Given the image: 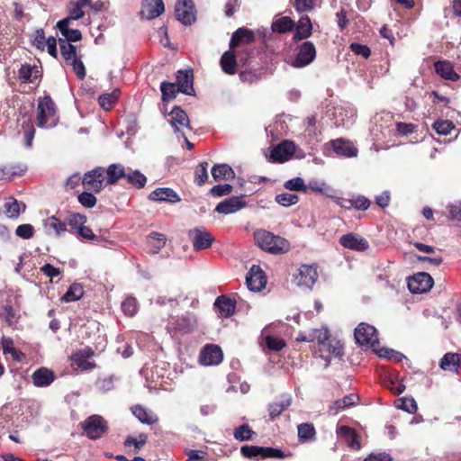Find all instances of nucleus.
<instances>
[{"mask_svg":"<svg viewBox=\"0 0 461 461\" xmlns=\"http://www.w3.org/2000/svg\"><path fill=\"white\" fill-rule=\"evenodd\" d=\"M67 221L70 228L77 231L86 223V217L79 213H71L68 215Z\"/></svg>","mask_w":461,"mask_h":461,"instance_id":"59","label":"nucleus"},{"mask_svg":"<svg viewBox=\"0 0 461 461\" xmlns=\"http://www.w3.org/2000/svg\"><path fill=\"white\" fill-rule=\"evenodd\" d=\"M398 409H402L408 413H415L418 410L417 402L412 397H402L395 402Z\"/></svg>","mask_w":461,"mask_h":461,"instance_id":"46","label":"nucleus"},{"mask_svg":"<svg viewBox=\"0 0 461 461\" xmlns=\"http://www.w3.org/2000/svg\"><path fill=\"white\" fill-rule=\"evenodd\" d=\"M131 410L133 415L142 423L154 424L158 421V417L155 414L140 405L132 407Z\"/></svg>","mask_w":461,"mask_h":461,"instance_id":"41","label":"nucleus"},{"mask_svg":"<svg viewBox=\"0 0 461 461\" xmlns=\"http://www.w3.org/2000/svg\"><path fill=\"white\" fill-rule=\"evenodd\" d=\"M350 209L355 208L357 210H367L370 206V201L364 195H352L349 198Z\"/></svg>","mask_w":461,"mask_h":461,"instance_id":"49","label":"nucleus"},{"mask_svg":"<svg viewBox=\"0 0 461 461\" xmlns=\"http://www.w3.org/2000/svg\"><path fill=\"white\" fill-rule=\"evenodd\" d=\"M195 323V317L187 313L178 318H172L168 322L167 329H174L176 331L185 334L194 329Z\"/></svg>","mask_w":461,"mask_h":461,"instance_id":"19","label":"nucleus"},{"mask_svg":"<svg viewBox=\"0 0 461 461\" xmlns=\"http://www.w3.org/2000/svg\"><path fill=\"white\" fill-rule=\"evenodd\" d=\"M165 11L163 0H143L140 15L142 18L151 20L158 17Z\"/></svg>","mask_w":461,"mask_h":461,"instance_id":"18","label":"nucleus"},{"mask_svg":"<svg viewBox=\"0 0 461 461\" xmlns=\"http://www.w3.org/2000/svg\"><path fill=\"white\" fill-rule=\"evenodd\" d=\"M433 129L439 135H447L454 129V124L448 120H438L432 125Z\"/></svg>","mask_w":461,"mask_h":461,"instance_id":"51","label":"nucleus"},{"mask_svg":"<svg viewBox=\"0 0 461 461\" xmlns=\"http://www.w3.org/2000/svg\"><path fill=\"white\" fill-rule=\"evenodd\" d=\"M358 400L359 397L355 393L346 395L342 399L335 401L332 405L330 406V411H333V414H336L340 410L353 406Z\"/></svg>","mask_w":461,"mask_h":461,"instance_id":"39","label":"nucleus"},{"mask_svg":"<svg viewBox=\"0 0 461 461\" xmlns=\"http://www.w3.org/2000/svg\"><path fill=\"white\" fill-rule=\"evenodd\" d=\"M243 456L258 460L266 457L282 458L284 456L281 450L273 447H264L257 446H243L240 448Z\"/></svg>","mask_w":461,"mask_h":461,"instance_id":"8","label":"nucleus"},{"mask_svg":"<svg viewBox=\"0 0 461 461\" xmlns=\"http://www.w3.org/2000/svg\"><path fill=\"white\" fill-rule=\"evenodd\" d=\"M330 144L338 156L345 158H354L357 156V149L349 141L337 139L331 140Z\"/></svg>","mask_w":461,"mask_h":461,"instance_id":"25","label":"nucleus"},{"mask_svg":"<svg viewBox=\"0 0 461 461\" xmlns=\"http://www.w3.org/2000/svg\"><path fill=\"white\" fill-rule=\"evenodd\" d=\"M123 312L128 316H133L138 311L137 301L133 297L126 298L122 303Z\"/></svg>","mask_w":461,"mask_h":461,"instance_id":"60","label":"nucleus"},{"mask_svg":"<svg viewBox=\"0 0 461 461\" xmlns=\"http://www.w3.org/2000/svg\"><path fill=\"white\" fill-rule=\"evenodd\" d=\"M32 45L41 51L47 48L48 53L53 58H56L58 55L56 39L52 36L46 39L44 31H37L36 36L32 40Z\"/></svg>","mask_w":461,"mask_h":461,"instance_id":"21","label":"nucleus"},{"mask_svg":"<svg viewBox=\"0 0 461 461\" xmlns=\"http://www.w3.org/2000/svg\"><path fill=\"white\" fill-rule=\"evenodd\" d=\"M339 436L352 449H359L360 444L355 430L348 426H340L337 430Z\"/></svg>","mask_w":461,"mask_h":461,"instance_id":"33","label":"nucleus"},{"mask_svg":"<svg viewBox=\"0 0 461 461\" xmlns=\"http://www.w3.org/2000/svg\"><path fill=\"white\" fill-rule=\"evenodd\" d=\"M318 277L317 270L314 267L303 265L299 267L297 274L294 276V282L296 285L312 288Z\"/></svg>","mask_w":461,"mask_h":461,"instance_id":"13","label":"nucleus"},{"mask_svg":"<svg viewBox=\"0 0 461 461\" xmlns=\"http://www.w3.org/2000/svg\"><path fill=\"white\" fill-rule=\"evenodd\" d=\"M5 213L9 218H17L21 212V204L14 198H10L5 203Z\"/></svg>","mask_w":461,"mask_h":461,"instance_id":"48","label":"nucleus"},{"mask_svg":"<svg viewBox=\"0 0 461 461\" xmlns=\"http://www.w3.org/2000/svg\"><path fill=\"white\" fill-rule=\"evenodd\" d=\"M276 201L282 206L288 207L298 203L299 197L296 194L284 193L276 196Z\"/></svg>","mask_w":461,"mask_h":461,"instance_id":"56","label":"nucleus"},{"mask_svg":"<svg viewBox=\"0 0 461 461\" xmlns=\"http://www.w3.org/2000/svg\"><path fill=\"white\" fill-rule=\"evenodd\" d=\"M284 186L290 191L306 192L307 185L302 177H294L285 182Z\"/></svg>","mask_w":461,"mask_h":461,"instance_id":"52","label":"nucleus"},{"mask_svg":"<svg viewBox=\"0 0 461 461\" xmlns=\"http://www.w3.org/2000/svg\"><path fill=\"white\" fill-rule=\"evenodd\" d=\"M307 189L325 194L327 197H333V194H335V190L330 185H329L324 180L318 178L309 180Z\"/></svg>","mask_w":461,"mask_h":461,"instance_id":"34","label":"nucleus"},{"mask_svg":"<svg viewBox=\"0 0 461 461\" xmlns=\"http://www.w3.org/2000/svg\"><path fill=\"white\" fill-rule=\"evenodd\" d=\"M32 379L35 386L46 387L54 381V374L46 367H41L33 372Z\"/></svg>","mask_w":461,"mask_h":461,"instance_id":"27","label":"nucleus"},{"mask_svg":"<svg viewBox=\"0 0 461 461\" xmlns=\"http://www.w3.org/2000/svg\"><path fill=\"white\" fill-rule=\"evenodd\" d=\"M211 173L215 181L228 180L235 176L233 169L228 164L214 165Z\"/></svg>","mask_w":461,"mask_h":461,"instance_id":"35","label":"nucleus"},{"mask_svg":"<svg viewBox=\"0 0 461 461\" xmlns=\"http://www.w3.org/2000/svg\"><path fill=\"white\" fill-rule=\"evenodd\" d=\"M149 199L151 201L168 202L171 203H178L181 200L177 193L168 187L155 189L149 194Z\"/></svg>","mask_w":461,"mask_h":461,"instance_id":"23","label":"nucleus"},{"mask_svg":"<svg viewBox=\"0 0 461 461\" xmlns=\"http://www.w3.org/2000/svg\"><path fill=\"white\" fill-rule=\"evenodd\" d=\"M435 70L442 78L457 81L460 76L454 70L453 65L448 61H437L434 64Z\"/></svg>","mask_w":461,"mask_h":461,"instance_id":"28","label":"nucleus"},{"mask_svg":"<svg viewBox=\"0 0 461 461\" xmlns=\"http://www.w3.org/2000/svg\"><path fill=\"white\" fill-rule=\"evenodd\" d=\"M84 294L83 286L79 284H73L62 296L61 300L66 303L79 300Z\"/></svg>","mask_w":461,"mask_h":461,"instance_id":"43","label":"nucleus"},{"mask_svg":"<svg viewBox=\"0 0 461 461\" xmlns=\"http://www.w3.org/2000/svg\"><path fill=\"white\" fill-rule=\"evenodd\" d=\"M255 434L253 430L250 429L249 425L243 424L237 429H235L233 432V436L237 440L245 441L249 440Z\"/></svg>","mask_w":461,"mask_h":461,"instance_id":"54","label":"nucleus"},{"mask_svg":"<svg viewBox=\"0 0 461 461\" xmlns=\"http://www.w3.org/2000/svg\"><path fill=\"white\" fill-rule=\"evenodd\" d=\"M176 82L178 90L185 95H194V89L193 86L194 76L193 71L190 70H179L176 74Z\"/></svg>","mask_w":461,"mask_h":461,"instance_id":"24","label":"nucleus"},{"mask_svg":"<svg viewBox=\"0 0 461 461\" xmlns=\"http://www.w3.org/2000/svg\"><path fill=\"white\" fill-rule=\"evenodd\" d=\"M18 172L14 166L5 165L0 168V180L10 181Z\"/></svg>","mask_w":461,"mask_h":461,"instance_id":"64","label":"nucleus"},{"mask_svg":"<svg viewBox=\"0 0 461 461\" xmlns=\"http://www.w3.org/2000/svg\"><path fill=\"white\" fill-rule=\"evenodd\" d=\"M169 123L175 132H181L184 128H190V121L186 113L179 106H175L169 113Z\"/></svg>","mask_w":461,"mask_h":461,"instance_id":"20","label":"nucleus"},{"mask_svg":"<svg viewBox=\"0 0 461 461\" xmlns=\"http://www.w3.org/2000/svg\"><path fill=\"white\" fill-rule=\"evenodd\" d=\"M246 202L240 196H231L219 203L215 212L221 214H230L239 212L246 206Z\"/></svg>","mask_w":461,"mask_h":461,"instance_id":"22","label":"nucleus"},{"mask_svg":"<svg viewBox=\"0 0 461 461\" xmlns=\"http://www.w3.org/2000/svg\"><path fill=\"white\" fill-rule=\"evenodd\" d=\"M160 91L162 94L163 102L173 100L176 97V94L180 92L176 84L166 81L161 83Z\"/></svg>","mask_w":461,"mask_h":461,"instance_id":"44","label":"nucleus"},{"mask_svg":"<svg viewBox=\"0 0 461 461\" xmlns=\"http://www.w3.org/2000/svg\"><path fill=\"white\" fill-rule=\"evenodd\" d=\"M41 77L39 67L35 65L23 64L18 71V78L23 83H35Z\"/></svg>","mask_w":461,"mask_h":461,"instance_id":"26","label":"nucleus"},{"mask_svg":"<svg viewBox=\"0 0 461 461\" xmlns=\"http://www.w3.org/2000/svg\"><path fill=\"white\" fill-rule=\"evenodd\" d=\"M271 29H294V21L288 16H280L274 20Z\"/></svg>","mask_w":461,"mask_h":461,"instance_id":"57","label":"nucleus"},{"mask_svg":"<svg viewBox=\"0 0 461 461\" xmlns=\"http://www.w3.org/2000/svg\"><path fill=\"white\" fill-rule=\"evenodd\" d=\"M355 339L361 346L375 348L378 344L377 330L367 323H360L355 329Z\"/></svg>","mask_w":461,"mask_h":461,"instance_id":"6","label":"nucleus"},{"mask_svg":"<svg viewBox=\"0 0 461 461\" xmlns=\"http://www.w3.org/2000/svg\"><path fill=\"white\" fill-rule=\"evenodd\" d=\"M380 357L387 358L394 362H401L405 357L402 353L390 348H381L377 352Z\"/></svg>","mask_w":461,"mask_h":461,"instance_id":"58","label":"nucleus"},{"mask_svg":"<svg viewBox=\"0 0 461 461\" xmlns=\"http://www.w3.org/2000/svg\"><path fill=\"white\" fill-rule=\"evenodd\" d=\"M223 358L221 348L217 345H206L201 351L199 360L203 366L219 365Z\"/></svg>","mask_w":461,"mask_h":461,"instance_id":"15","label":"nucleus"},{"mask_svg":"<svg viewBox=\"0 0 461 461\" xmlns=\"http://www.w3.org/2000/svg\"><path fill=\"white\" fill-rule=\"evenodd\" d=\"M316 58V48L311 41H304L299 47L296 57L291 66L296 68H304L313 62Z\"/></svg>","mask_w":461,"mask_h":461,"instance_id":"5","label":"nucleus"},{"mask_svg":"<svg viewBox=\"0 0 461 461\" xmlns=\"http://www.w3.org/2000/svg\"><path fill=\"white\" fill-rule=\"evenodd\" d=\"M339 243L346 249L358 252L366 251L369 248L368 241L355 233H348L341 236Z\"/></svg>","mask_w":461,"mask_h":461,"instance_id":"17","label":"nucleus"},{"mask_svg":"<svg viewBox=\"0 0 461 461\" xmlns=\"http://www.w3.org/2000/svg\"><path fill=\"white\" fill-rule=\"evenodd\" d=\"M120 93V90L115 88L111 93L101 95L98 98L99 104L106 111L111 110L117 102Z\"/></svg>","mask_w":461,"mask_h":461,"instance_id":"42","label":"nucleus"},{"mask_svg":"<svg viewBox=\"0 0 461 461\" xmlns=\"http://www.w3.org/2000/svg\"><path fill=\"white\" fill-rule=\"evenodd\" d=\"M166 236L162 233L152 232L148 236V242L154 253H158L166 245Z\"/></svg>","mask_w":461,"mask_h":461,"instance_id":"45","label":"nucleus"},{"mask_svg":"<svg viewBox=\"0 0 461 461\" xmlns=\"http://www.w3.org/2000/svg\"><path fill=\"white\" fill-rule=\"evenodd\" d=\"M255 39L253 31H235L231 36L230 47L235 49L251 43Z\"/></svg>","mask_w":461,"mask_h":461,"instance_id":"30","label":"nucleus"},{"mask_svg":"<svg viewBox=\"0 0 461 461\" xmlns=\"http://www.w3.org/2000/svg\"><path fill=\"white\" fill-rule=\"evenodd\" d=\"M208 163L202 162L194 170V182L198 185H203L208 179L207 172Z\"/></svg>","mask_w":461,"mask_h":461,"instance_id":"50","label":"nucleus"},{"mask_svg":"<svg viewBox=\"0 0 461 461\" xmlns=\"http://www.w3.org/2000/svg\"><path fill=\"white\" fill-rule=\"evenodd\" d=\"M231 50L232 49L225 51L220 61L221 69L229 75H233L236 73L237 66L236 56Z\"/></svg>","mask_w":461,"mask_h":461,"instance_id":"37","label":"nucleus"},{"mask_svg":"<svg viewBox=\"0 0 461 461\" xmlns=\"http://www.w3.org/2000/svg\"><path fill=\"white\" fill-rule=\"evenodd\" d=\"M214 306L219 309L220 314L222 317H230L235 310L234 302L225 296H219L215 300Z\"/></svg>","mask_w":461,"mask_h":461,"instance_id":"38","label":"nucleus"},{"mask_svg":"<svg viewBox=\"0 0 461 461\" xmlns=\"http://www.w3.org/2000/svg\"><path fill=\"white\" fill-rule=\"evenodd\" d=\"M254 240L261 249L273 255L285 254L291 249V244L286 239L266 230H256Z\"/></svg>","mask_w":461,"mask_h":461,"instance_id":"1","label":"nucleus"},{"mask_svg":"<svg viewBox=\"0 0 461 461\" xmlns=\"http://www.w3.org/2000/svg\"><path fill=\"white\" fill-rule=\"evenodd\" d=\"M79 203L86 208H93L96 204L95 196L88 192H84L78 195Z\"/></svg>","mask_w":461,"mask_h":461,"instance_id":"63","label":"nucleus"},{"mask_svg":"<svg viewBox=\"0 0 461 461\" xmlns=\"http://www.w3.org/2000/svg\"><path fill=\"white\" fill-rule=\"evenodd\" d=\"M59 117L55 104L50 96L39 100L37 106V124L41 128H52L57 125Z\"/></svg>","mask_w":461,"mask_h":461,"instance_id":"3","label":"nucleus"},{"mask_svg":"<svg viewBox=\"0 0 461 461\" xmlns=\"http://www.w3.org/2000/svg\"><path fill=\"white\" fill-rule=\"evenodd\" d=\"M22 129L24 136V145L27 148H31L35 135V129L32 122L30 120L23 121Z\"/></svg>","mask_w":461,"mask_h":461,"instance_id":"47","label":"nucleus"},{"mask_svg":"<svg viewBox=\"0 0 461 461\" xmlns=\"http://www.w3.org/2000/svg\"><path fill=\"white\" fill-rule=\"evenodd\" d=\"M127 168L122 164H111L106 169V183L113 185L124 178Z\"/></svg>","mask_w":461,"mask_h":461,"instance_id":"36","label":"nucleus"},{"mask_svg":"<svg viewBox=\"0 0 461 461\" xmlns=\"http://www.w3.org/2000/svg\"><path fill=\"white\" fill-rule=\"evenodd\" d=\"M15 234L24 240H28L33 237L34 228L31 224H21L15 230Z\"/></svg>","mask_w":461,"mask_h":461,"instance_id":"62","label":"nucleus"},{"mask_svg":"<svg viewBox=\"0 0 461 461\" xmlns=\"http://www.w3.org/2000/svg\"><path fill=\"white\" fill-rule=\"evenodd\" d=\"M104 170L102 167H96L85 174L82 180L83 184L87 186L88 189L98 193L104 187Z\"/></svg>","mask_w":461,"mask_h":461,"instance_id":"16","label":"nucleus"},{"mask_svg":"<svg viewBox=\"0 0 461 461\" xmlns=\"http://www.w3.org/2000/svg\"><path fill=\"white\" fill-rule=\"evenodd\" d=\"M83 429L90 439L100 438L107 430V423L100 415H92L83 423Z\"/></svg>","mask_w":461,"mask_h":461,"instance_id":"7","label":"nucleus"},{"mask_svg":"<svg viewBox=\"0 0 461 461\" xmlns=\"http://www.w3.org/2000/svg\"><path fill=\"white\" fill-rule=\"evenodd\" d=\"M292 403V397L290 394H283L276 402L269 404L268 411L271 419L278 417L285 409Z\"/></svg>","mask_w":461,"mask_h":461,"instance_id":"31","label":"nucleus"},{"mask_svg":"<svg viewBox=\"0 0 461 461\" xmlns=\"http://www.w3.org/2000/svg\"><path fill=\"white\" fill-rule=\"evenodd\" d=\"M91 0H77L76 3H72L69 8V14L68 17L59 21L56 23V29H68L72 21L83 18L85 12L83 8L90 5Z\"/></svg>","mask_w":461,"mask_h":461,"instance_id":"11","label":"nucleus"},{"mask_svg":"<svg viewBox=\"0 0 461 461\" xmlns=\"http://www.w3.org/2000/svg\"><path fill=\"white\" fill-rule=\"evenodd\" d=\"M175 14L177 21L190 26L196 21V9L193 0H176Z\"/></svg>","mask_w":461,"mask_h":461,"instance_id":"4","label":"nucleus"},{"mask_svg":"<svg viewBox=\"0 0 461 461\" xmlns=\"http://www.w3.org/2000/svg\"><path fill=\"white\" fill-rule=\"evenodd\" d=\"M440 367L445 371L458 372L461 367V354L447 353L440 360Z\"/></svg>","mask_w":461,"mask_h":461,"instance_id":"29","label":"nucleus"},{"mask_svg":"<svg viewBox=\"0 0 461 461\" xmlns=\"http://www.w3.org/2000/svg\"><path fill=\"white\" fill-rule=\"evenodd\" d=\"M43 226L48 234L61 235L67 230L66 223L56 216H50L44 220Z\"/></svg>","mask_w":461,"mask_h":461,"instance_id":"32","label":"nucleus"},{"mask_svg":"<svg viewBox=\"0 0 461 461\" xmlns=\"http://www.w3.org/2000/svg\"><path fill=\"white\" fill-rule=\"evenodd\" d=\"M188 237L193 243L194 249L196 251L210 248L214 240L212 235L203 227L190 230Z\"/></svg>","mask_w":461,"mask_h":461,"instance_id":"9","label":"nucleus"},{"mask_svg":"<svg viewBox=\"0 0 461 461\" xmlns=\"http://www.w3.org/2000/svg\"><path fill=\"white\" fill-rule=\"evenodd\" d=\"M124 179L137 188L144 187L147 182V177L140 171L131 168H127Z\"/></svg>","mask_w":461,"mask_h":461,"instance_id":"40","label":"nucleus"},{"mask_svg":"<svg viewBox=\"0 0 461 461\" xmlns=\"http://www.w3.org/2000/svg\"><path fill=\"white\" fill-rule=\"evenodd\" d=\"M312 341H317L319 350L321 353H327V356L321 355L327 360L330 356L339 357L343 355V346L339 341H330V334L327 329L312 330L311 331Z\"/></svg>","mask_w":461,"mask_h":461,"instance_id":"2","label":"nucleus"},{"mask_svg":"<svg viewBox=\"0 0 461 461\" xmlns=\"http://www.w3.org/2000/svg\"><path fill=\"white\" fill-rule=\"evenodd\" d=\"M407 285L411 293L423 294L430 290L433 285V279L427 273H417L408 278Z\"/></svg>","mask_w":461,"mask_h":461,"instance_id":"10","label":"nucleus"},{"mask_svg":"<svg viewBox=\"0 0 461 461\" xmlns=\"http://www.w3.org/2000/svg\"><path fill=\"white\" fill-rule=\"evenodd\" d=\"M60 51L61 55L66 60H73L76 58V47L70 43H66L60 40Z\"/></svg>","mask_w":461,"mask_h":461,"instance_id":"61","label":"nucleus"},{"mask_svg":"<svg viewBox=\"0 0 461 461\" xmlns=\"http://www.w3.org/2000/svg\"><path fill=\"white\" fill-rule=\"evenodd\" d=\"M298 437L303 441L313 438L315 435L314 427L309 423H303L298 425Z\"/></svg>","mask_w":461,"mask_h":461,"instance_id":"53","label":"nucleus"},{"mask_svg":"<svg viewBox=\"0 0 461 461\" xmlns=\"http://www.w3.org/2000/svg\"><path fill=\"white\" fill-rule=\"evenodd\" d=\"M248 288L253 292H259L267 285V277L259 266L253 265L246 276Z\"/></svg>","mask_w":461,"mask_h":461,"instance_id":"14","label":"nucleus"},{"mask_svg":"<svg viewBox=\"0 0 461 461\" xmlns=\"http://www.w3.org/2000/svg\"><path fill=\"white\" fill-rule=\"evenodd\" d=\"M294 151V143L291 140H284L271 150L269 161L274 163L286 162L292 158Z\"/></svg>","mask_w":461,"mask_h":461,"instance_id":"12","label":"nucleus"},{"mask_svg":"<svg viewBox=\"0 0 461 461\" xmlns=\"http://www.w3.org/2000/svg\"><path fill=\"white\" fill-rule=\"evenodd\" d=\"M265 343L267 348L273 351H279L286 345L283 339L270 335L266 336Z\"/></svg>","mask_w":461,"mask_h":461,"instance_id":"55","label":"nucleus"}]
</instances>
